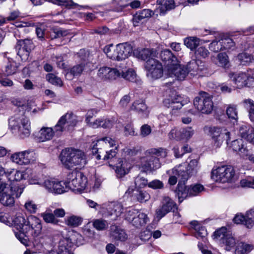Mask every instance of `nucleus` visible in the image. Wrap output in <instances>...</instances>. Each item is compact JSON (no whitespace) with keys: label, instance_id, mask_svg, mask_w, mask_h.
<instances>
[{"label":"nucleus","instance_id":"obj_1","mask_svg":"<svg viewBox=\"0 0 254 254\" xmlns=\"http://www.w3.org/2000/svg\"><path fill=\"white\" fill-rule=\"evenodd\" d=\"M59 157L63 165L67 169H71L75 166H83L86 164L85 153L72 147L62 150Z\"/></svg>","mask_w":254,"mask_h":254},{"label":"nucleus","instance_id":"obj_2","mask_svg":"<svg viewBox=\"0 0 254 254\" xmlns=\"http://www.w3.org/2000/svg\"><path fill=\"white\" fill-rule=\"evenodd\" d=\"M145 154V156L141 158L140 167L143 171L147 172L156 170L161 166L159 159L154 155L165 158L167 152L166 149L162 148H150L146 150Z\"/></svg>","mask_w":254,"mask_h":254},{"label":"nucleus","instance_id":"obj_3","mask_svg":"<svg viewBox=\"0 0 254 254\" xmlns=\"http://www.w3.org/2000/svg\"><path fill=\"white\" fill-rule=\"evenodd\" d=\"M23 191V189L17 186L0 183V203L3 206H12L15 203V197H19Z\"/></svg>","mask_w":254,"mask_h":254},{"label":"nucleus","instance_id":"obj_4","mask_svg":"<svg viewBox=\"0 0 254 254\" xmlns=\"http://www.w3.org/2000/svg\"><path fill=\"white\" fill-rule=\"evenodd\" d=\"M115 145V141L111 138L106 137L102 139H98L95 143L93 142L91 145L92 152L93 154H98L96 156L97 159H101L103 158L104 160H108L113 159L117 154L116 150L117 147L114 149L110 150V151H106L104 154L102 149V147L105 148L108 146L110 147L113 146Z\"/></svg>","mask_w":254,"mask_h":254},{"label":"nucleus","instance_id":"obj_5","mask_svg":"<svg viewBox=\"0 0 254 254\" xmlns=\"http://www.w3.org/2000/svg\"><path fill=\"white\" fill-rule=\"evenodd\" d=\"M104 52L109 59L120 61L128 58L131 52V49L127 43L119 44L116 46L110 44L104 47Z\"/></svg>","mask_w":254,"mask_h":254},{"label":"nucleus","instance_id":"obj_6","mask_svg":"<svg viewBox=\"0 0 254 254\" xmlns=\"http://www.w3.org/2000/svg\"><path fill=\"white\" fill-rule=\"evenodd\" d=\"M66 183V186L71 190L80 192L85 189L87 180L82 173L73 171L67 175Z\"/></svg>","mask_w":254,"mask_h":254},{"label":"nucleus","instance_id":"obj_7","mask_svg":"<svg viewBox=\"0 0 254 254\" xmlns=\"http://www.w3.org/2000/svg\"><path fill=\"white\" fill-rule=\"evenodd\" d=\"M235 176V171L231 166H222L213 169L211 178L215 182L222 183L232 181Z\"/></svg>","mask_w":254,"mask_h":254},{"label":"nucleus","instance_id":"obj_8","mask_svg":"<svg viewBox=\"0 0 254 254\" xmlns=\"http://www.w3.org/2000/svg\"><path fill=\"white\" fill-rule=\"evenodd\" d=\"M193 104L195 108L203 114H210L213 110L212 97L206 92H201L196 97Z\"/></svg>","mask_w":254,"mask_h":254},{"label":"nucleus","instance_id":"obj_9","mask_svg":"<svg viewBox=\"0 0 254 254\" xmlns=\"http://www.w3.org/2000/svg\"><path fill=\"white\" fill-rule=\"evenodd\" d=\"M251 69L247 72L230 73L229 77L237 87L241 88L245 86L254 87V79L252 78Z\"/></svg>","mask_w":254,"mask_h":254},{"label":"nucleus","instance_id":"obj_10","mask_svg":"<svg viewBox=\"0 0 254 254\" xmlns=\"http://www.w3.org/2000/svg\"><path fill=\"white\" fill-rule=\"evenodd\" d=\"M146 76L150 80L160 78L163 75V66L161 63L155 59H149L145 64Z\"/></svg>","mask_w":254,"mask_h":254},{"label":"nucleus","instance_id":"obj_11","mask_svg":"<svg viewBox=\"0 0 254 254\" xmlns=\"http://www.w3.org/2000/svg\"><path fill=\"white\" fill-rule=\"evenodd\" d=\"M125 219L136 228L145 225L148 221L147 214L135 209H130L127 212Z\"/></svg>","mask_w":254,"mask_h":254},{"label":"nucleus","instance_id":"obj_12","mask_svg":"<svg viewBox=\"0 0 254 254\" xmlns=\"http://www.w3.org/2000/svg\"><path fill=\"white\" fill-rule=\"evenodd\" d=\"M101 207L105 217L113 216V219L114 220L121 216L124 210L122 204L118 201L104 203Z\"/></svg>","mask_w":254,"mask_h":254},{"label":"nucleus","instance_id":"obj_13","mask_svg":"<svg viewBox=\"0 0 254 254\" xmlns=\"http://www.w3.org/2000/svg\"><path fill=\"white\" fill-rule=\"evenodd\" d=\"M209 134L213 141L214 146L219 147L224 140L230 139V131L227 128H209Z\"/></svg>","mask_w":254,"mask_h":254},{"label":"nucleus","instance_id":"obj_14","mask_svg":"<svg viewBox=\"0 0 254 254\" xmlns=\"http://www.w3.org/2000/svg\"><path fill=\"white\" fill-rule=\"evenodd\" d=\"M27 218L24 217L21 213L17 214L13 222L16 229L19 231L15 233L16 237L24 245H26L28 240V236L25 234L24 226L27 225Z\"/></svg>","mask_w":254,"mask_h":254},{"label":"nucleus","instance_id":"obj_15","mask_svg":"<svg viewBox=\"0 0 254 254\" xmlns=\"http://www.w3.org/2000/svg\"><path fill=\"white\" fill-rule=\"evenodd\" d=\"M64 128H41L33 135L39 142H44L51 139L54 135L59 136L62 135Z\"/></svg>","mask_w":254,"mask_h":254},{"label":"nucleus","instance_id":"obj_16","mask_svg":"<svg viewBox=\"0 0 254 254\" xmlns=\"http://www.w3.org/2000/svg\"><path fill=\"white\" fill-rule=\"evenodd\" d=\"M182 166L177 167V169L173 170L174 174H178L179 178L181 177V181L185 182L187 181L190 176L194 173H196L198 170V160L193 159L190 161L187 171L182 168Z\"/></svg>","mask_w":254,"mask_h":254},{"label":"nucleus","instance_id":"obj_17","mask_svg":"<svg viewBox=\"0 0 254 254\" xmlns=\"http://www.w3.org/2000/svg\"><path fill=\"white\" fill-rule=\"evenodd\" d=\"M41 220L35 216H30L27 218V225L24 226L25 234L29 239V233L34 236H37L40 234L42 230Z\"/></svg>","mask_w":254,"mask_h":254},{"label":"nucleus","instance_id":"obj_18","mask_svg":"<svg viewBox=\"0 0 254 254\" xmlns=\"http://www.w3.org/2000/svg\"><path fill=\"white\" fill-rule=\"evenodd\" d=\"M96 113L97 112L93 109L88 111L86 114V121L89 126H93L96 127H109L115 126V122H116L117 121L113 118L109 119L101 118L97 119L93 123L89 124L90 119L95 116Z\"/></svg>","mask_w":254,"mask_h":254},{"label":"nucleus","instance_id":"obj_19","mask_svg":"<svg viewBox=\"0 0 254 254\" xmlns=\"http://www.w3.org/2000/svg\"><path fill=\"white\" fill-rule=\"evenodd\" d=\"M194 134L191 128H174L169 133L170 139H175L177 140L187 141Z\"/></svg>","mask_w":254,"mask_h":254},{"label":"nucleus","instance_id":"obj_20","mask_svg":"<svg viewBox=\"0 0 254 254\" xmlns=\"http://www.w3.org/2000/svg\"><path fill=\"white\" fill-rule=\"evenodd\" d=\"M66 185V183L47 178L44 181V187L50 192L61 194L65 191L64 186Z\"/></svg>","mask_w":254,"mask_h":254},{"label":"nucleus","instance_id":"obj_21","mask_svg":"<svg viewBox=\"0 0 254 254\" xmlns=\"http://www.w3.org/2000/svg\"><path fill=\"white\" fill-rule=\"evenodd\" d=\"M182 98L175 91H172L163 101L166 107L172 108V110L180 109L183 106L182 103Z\"/></svg>","mask_w":254,"mask_h":254},{"label":"nucleus","instance_id":"obj_22","mask_svg":"<svg viewBox=\"0 0 254 254\" xmlns=\"http://www.w3.org/2000/svg\"><path fill=\"white\" fill-rule=\"evenodd\" d=\"M33 152L32 149L15 152L11 155V160L19 165H27L31 162V154Z\"/></svg>","mask_w":254,"mask_h":254},{"label":"nucleus","instance_id":"obj_23","mask_svg":"<svg viewBox=\"0 0 254 254\" xmlns=\"http://www.w3.org/2000/svg\"><path fill=\"white\" fill-rule=\"evenodd\" d=\"M121 75V71L117 68L107 66L101 67L98 72L99 77L105 80H115L119 77Z\"/></svg>","mask_w":254,"mask_h":254},{"label":"nucleus","instance_id":"obj_24","mask_svg":"<svg viewBox=\"0 0 254 254\" xmlns=\"http://www.w3.org/2000/svg\"><path fill=\"white\" fill-rule=\"evenodd\" d=\"M175 206L176 204L173 200L168 196H164L162 201V206L156 210L157 218L159 219H161Z\"/></svg>","mask_w":254,"mask_h":254},{"label":"nucleus","instance_id":"obj_25","mask_svg":"<svg viewBox=\"0 0 254 254\" xmlns=\"http://www.w3.org/2000/svg\"><path fill=\"white\" fill-rule=\"evenodd\" d=\"M92 64L84 62L80 64H76L70 69L66 74L65 77L68 79H71L74 76H78L83 72H88L91 69Z\"/></svg>","mask_w":254,"mask_h":254},{"label":"nucleus","instance_id":"obj_26","mask_svg":"<svg viewBox=\"0 0 254 254\" xmlns=\"http://www.w3.org/2000/svg\"><path fill=\"white\" fill-rule=\"evenodd\" d=\"M168 71L171 76H174L179 80H183L189 73L186 67L176 63L168 68Z\"/></svg>","mask_w":254,"mask_h":254},{"label":"nucleus","instance_id":"obj_27","mask_svg":"<svg viewBox=\"0 0 254 254\" xmlns=\"http://www.w3.org/2000/svg\"><path fill=\"white\" fill-rule=\"evenodd\" d=\"M78 122L77 117L72 112H67L62 116L55 127H63L64 126L74 127Z\"/></svg>","mask_w":254,"mask_h":254},{"label":"nucleus","instance_id":"obj_28","mask_svg":"<svg viewBox=\"0 0 254 254\" xmlns=\"http://www.w3.org/2000/svg\"><path fill=\"white\" fill-rule=\"evenodd\" d=\"M135 56L146 62L149 59H154L157 54L155 50L149 48L138 49L134 50L133 52Z\"/></svg>","mask_w":254,"mask_h":254},{"label":"nucleus","instance_id":"obj_29","mask_svg":"<svg viewBox=\"0 0 254 254\" xmlns=\"http://www.w3.org/2000/svg\"><path fill=\"white\" fill-rule=\"evenodd\" d=\"M9 127H28L30 126L29 119L24 115H15L8 121Z\"/></svg>","mask_w":254,"mask_h":254},{"label":"nucleus","instance_id":"obj_30","mask_svg":"<svg viewBox=\"0 0 254 254\" xmlns=\"http://www.w3.org/2000/svg\"><path fill=\"white\" fill-rule=\"evenodd\" d=\"M110 237L115 240L121 241H124L127 238L125 231L116 225H112L110 227Z\"/></svg>","mask_w":254,"mask_h":254},{"label":"nucleus","instance_id":"obj_31","mask_svg":"<svg viewBox=\"0 0 254 254\" xmlns=\"http://www.w3.org/2000/svg\"><path fill=\"white\" fill-rule=\"evenodd\" d=\"M160 57L163 61L166 63L168 68L173 64H174L176 63H178L176 57H175L171 51L168 49H165L161 51Z\"/></svg>","mask_w":254,"mask_h":254},{"label":"nucleus","instance_id":"obj_32","mask_svg":"<svg viewBox=\"0 0 254 254\" xmlns=\"http://www.w3.org/2000/svg\"><path fill=\"white\" fill-rule=\"evenodd\" d=\"M176 193L180 203L184 199L190 197L189 186H186L184 185V183L181 184L180 182L178 185Z\"/></svg>","mask_w":254,"mask_h":254},{"label":"nucleus","instance_id":"obj_33","mask_svg":"<svg viewBox=\"0 0 254 254\" xmlns=\"http://www.w3.org/2000/svg\"><path fill=\"white\" fill-rule=\"evenodd\" d=\"M30 1L34 5H41L45 1H48L56 4L64 5L69 7L76 5L71 0H30Z\"/></svg>","mask_w":254,"mask_h":254},{"label":"nucleus","instance_id":"obj_34","mask_svg":"<svg viewBox=\"0 0 254 254\" xmlns=\"http://www.w3.org/2000/svg\"><path fill=\"white\" fill-rule=\"evenodd\" d=\"M130 163L125 161L123 160H120L117 164L115 170L117 176L118 178H122L125 176L128 171V169L130 168Z\"/></svg>","mask_w":254,"mask_h":254},{"label":"nucleus","instance_id":"obj_35","mask_svg":"<svg viewBox=\"0 0 254 254\" xmlns=\"http://www.w3.org/2000/svg\"><path fill=\"white\" fill-rule=\"evenodd\" d=\"M137 152L138 150L134 147L130 148L125 147L122 150L121 156L123 158L121 160L130 163V162L132 161L131 158L137 155Z\"/></svg>","mask_w":254,"mask_h":254},{"label":"nucleus","instance_id":"obj_36","mask_svg":"<svg viewBox=\"0 0 254 254\" xmlns=\"http://www.w3.org/2000/svg\"><path fill=\"white\" fill-rule=\"evenodd\" d=\"M222 243L225 247V249L229 251L235 247L237 240L231 234H227L223 238Z\"/></svg>","mask_w":254,"mask_h":254},{"label":"nucleus","instance_id":"obj_37","mask_svg":"<svg viewBox=\"0 0 254 254\" xmlns=\"http://www.w3.org/2000/svg\"><path fill=\"white\" fill-rule=\"evenodd\" d=\"M153 14V11L149 9H144L138 11L133 16V22L134 25L135 26H137L136 23H138L140 20L144 18L150 17Z\"/></svg>","mask_w":254,"mask_h":254},{"label":"nucleus","instance_id":"obj_38","mask_svg":"<svg viewBox=\"0 0 254 254\" xmlns=\"http://www.w3.org/2000/svg\"><path fill=\"white\" fill-rule=\"evenodd\" d=\"M211 60L213 63L219 66L224 67H227L229 66V61L228 56L225 53H221L218 54L217 60L218 63L216 62V58L214 56L211 57Z\"/></svg>","mask_w":254,"mask_h":254},{"label":"nucleus","instance_id":"obj_39","mask_svg":"<svg viewBox=\"0 0 254 254\" xmlns=\"http://www.w3.org/2000/svg\"><path fill=\"white\" fill-rule=\"evenodd\" d=\"M10 132L19 138L28 137L31 133L29 128H9Z\"/></svg>","mask_w":254,"mask_h":254},{"label":"nucleus","instance_id":"obj_40","mask_svg":"<svg viewBox=\"0 0 254 254\" xmlns=\"http://www.w3.org/2000/svg\"><path fill=\"white\" fill-rule=\"evenodd\" d=\"M157 3L159 5L158 8L160 10V12L162 13L175 7L174 0H157Z\"/></svg>","mask_w":254,"mask_h":254},{"label":"nucleus","instance_id":"obj_41","mask_svg":"<svg viewBox=\"0 0 254 254\" xmlns=\"http://www.w3.org/2000/svg\"><path fill=\"white\" fill-rule=\"evenodd\" d=\"M190 224L193 226L196 231L195 234V237L198 239L201 238L205 240L206 239L205 237L207 235V231L205 227L199 225L196 221H191Z\"/></svg>","mask_w":254,"mask_h":254},{"label":"nucleus","instance_id":"obj_42","mask_svg":"<svg viewBox=\"0 0 254 254\" xmlns=\"http://www.w3.org/2000/svg\"><path fill=\"white\" fill-rule=\"evenodd\" d=\"M254 245L244 242L238 243L235 250V254H248L254 249Z\"/></svg>","mask_w":254,"mask_h":254},{"label":"nucleus","instance_id":"obj_43","mask_svg":"<svg viewBox=\"0 0 254 254\" xmlns=\"http://www.w3.org/2000/svg\"><path fill=\"white\" fill-rule=\"evenodd\" d=\"M240 128L239 132L242 137L254 144V128Z\"/></svg>","mask_w":254,"mask_h":254},{"label":"nucleus","instance_id":"obj_44","mask_svg":"<svg viewBox=\"0 0 254 254\" xmlns=\"http://www.w3.org/2000/svg\"><path fill=\"white\" fill-rule=\"evenodd\" d=\"M17 68L16 63L12 60H8L2 71L6 75L8 76L15 73L17 71Z\"/></svg>","mask_w":254,"mask_h":254},{"label":"nucleus","instance_id":"obj_45","mask_svg":"<svg viewBox=\"0 0 254 254\" xmlns=\"http://www.w3.org/2000/svg\"><path fill=\"white\" fill-rule=\"evenodd\" d=\"M133 196L140 202H145L150 198V195L148 192L140 190H134Z\"/></svg>","mask_w":254,"mask_h":254},{"label":"nucleus","instance_id":"obj_46","mask_svg":"<svg viewBox=\"0 0 254 254\" xmlns=\"http://www.w3.org/2000/svg\"><path fill=\"white\" fill-rule=\"evenodd\" d=\"M82 222V218L78 216L71 215L65 220V224L70 227H76L80 225Z\"/></svg>","mask_w":254,"mask_h":254},{"label":"nucleus","instance_id":"obj_47","mask_svg":"<svg viewBox=\"0 0 254 254\" xmlns=\"http://www.w3.org/2000/svg\"><path fill=\"white\" fill-rule=\"evenodd\" d=\"M231 147L234 151L241 153L244 154L246 151L242 139H238L233 141L231 143Z\"/></svg>","mask_w":254,"mask_h":254},{"label":"nucleus","instance_id":"obj_48","mask_svg":"<svg viewBox=\"0 0 254 254\" xmlns=\"http://www.w3.org/2000/svg\"><path fill=\"white\" fill-rule=\"evenodd\" d=\"M238 59L240 64L242 65H248L254 61L253 56L247 53L239 54L238 56Z\"/></svg>","mask_w":254,"mask_h":254},{"label":"nucleus","instance_id":"obj_49","mask_svg":"<svg viewBox=\"0 0 254 254\" xmlns=\"http://www.w3.org/2000/svg\"><path fill=\"white\" fill-rule=\"evenodd\" d=\"M69 34V32L68 30H64L61 28H55L51 30L50 37L51 39H54L65 37Z\"/></svg>","mask_w":254,"mask_h":254},{"label":"nucleus","instance_id":"obj_50","mask_svg":"<svg viewBox=\"0 0 254 254\" xmlns=\"http://www.w3.org/2000/svg\"><path fill=\"white\" fill-rule=\"evenodd\" d=\"M226 114L229 119L233 120V125L238 126V114L236 107L234 105H230L227 110Z\"/></svg>","mask_w":254,"mask_h":254},{"label":"nucleus","instance_id":"obj_51","mask_svg":"<svg viewBox=\"0 0 254 254\" xmlns=\"http://www.w3.org/2000/svg\"><path fill=\"white\" fill-rule=\"evenodd\" d=\"M21 47L30 52L34 48L32 41L31 40L25 39L23 40H19L16 44V47Z\"/></svg>","mask_w":254,"mask_h":254},{"label":"nucleus","instance_id":"obj_52","mask_svg":"<svg viewBox=\"0 0 254 254\" xmlns=\"http://www.w3.org/2000/svg\"><path fill=\"white\" fill-rule=\"evenodd\" d=\"M43 220L45 222L48 223H51L54 225H57L59 223V220L57 219L52 213H43L41 214Z\"/></svg>","mask_w":254,"mask_h":254},{"label":"nucleus","instance_id":"obj_53","mask_svg":"<svg viewBox=\"0 0 254 254\" xmlns=\"http://www.w3.org/2000/svg\"><path fill=\"white\" fill-rule=\"evenodd\" d=\"M246 107L249 108V118L254 123V101L251 99H245L243 101Z\"/></svg>","mask_w":254,"mask_h":254},{"label":"nucleus","instance_id":"obj_54","mask_svg":"<svg viewBox=\"0 0 254 254\" xmlns=\"http://www.w3.org/2000/svg\"><path fill=\"white\" fill-rule=\"evenodd\" d=\"M11 172L9 174V179L12 181H20L22 180H25L27 177V174L24 171H16L14 174Z\"/></svg>","mask_w":254,"mask_h":254},{"label":"nucleus","instance_id":"obj_55","mask_svg":"<svg viewBox=\"0 0 254 254\" xmlns=\"http://www.w3.org/2000/svg\"><path fill=\"white\" fill-rule=\"evenodd\" d=\"M93 225L97 230L102 231L108 228V224L105 220L97 219L93 221Z\"/></svg>","mask_w":254,"mask_h":254},{"label":"nucleus","instance_id":"obj_56","mask_svg":"<svg viewBox=\"0 0 254 254\" xmlns=\"http://www.w3.org/2000/svg\"><path fill=\"white\" fill-rule=\"evenodd\" d=\"M210 50L214 52H218L223 50L222 39L213 40L209 46Z\"/></svg>","mask_w":254,"mask_h":254},{"label":"nucleus","instance_id":"obj_57","mask_svg":"<svg viewBox=\"0 0 254 254\" xmlns=\"http://www.w3.org/2000/svg\"><path fill=\"white\" fill-rule=\"evenodd\" d=\"M122 76L131 82H134L136 80V74L134 70L132 69H128L126 72H124L123 71H121Z\"/></svg>","mask_w":254,"mask_h":254},{"label":"nucleus","instance_id":"obj_58","mask_svg":"<svg viewBox=\"0 0 254 254\" xmlns=\"http://www.w3.org/2000/svg\"><path fill=\"white\" fill-rule=\"evenodd\" d=\"M159 120L160 122V126H171V123L174 120V117L172 115H160L159 116Z\"/></svg>","mask_w":254,"mask_h":254},{"label":"nucleus","instance_id":"obj_59","mask_svg":"<svg viewBox=\"0 0 254 254\" xmlns=\"http://www.w3.org/2000/svg\"><path fill=\"white\" fill-rule=\"evenodd\" d=\"M186 67L188 69L189 73L192 75L197 74L199 70L198 64L196 61L194 60L190 62Z\"/></svg>","mask_w":254,"mask_h":254},{"label":"nucleus","instance_id":"obj_60","mask_svg":"<svg viewBox=\"0 0 254 254\" xmlns=\"http://www.w3.org/2000/svg\"><path fill=\"white\" fill-rule=\"evenodd\" d=\"M46 79L51 84L61 87L63 86V83L61 79L55 74L52 73L48 74L46 76Z\"/></svg>","mask_w":254,"mask_h":254},{"label":"nucleus","instance_id":"obj_61","mask_svg":"<svg viewBox=\"0 0 254 254\" xmlns=\"http://www.w3.org/2000/svg\"><path fill=\"white\" fill-rule=\"evenodd\" d=\"M46 179L43 175H34L30 179L29 182L31 184L39 185L44 187V181Z\"/></svg>","mask_w":254,"mask_h":254},{"label":"nucleus","instance_id":"obj_62","mask_svg":"<svg viewBox=\"0 0 254 254\" xmlns=\"http://www.w3.org/2000/svg\"><path fill=\"white\" fill-rule=\"evenodd\" d=\"M190 196L197 195L204 190V187L200 184H195L189 186Z\"/></svg>","mask_w":254,"mask_h":254},{"label":"nucleus","instance_id":"obj_63","mask_svg":"<svg viewBox=\"0 0 254 254\" xmlns=\"http://www.w3.org/2000/svg\"><path fill=\"white\" fill-rule=\"evenodd\" d=\"M24 208L30 213H35L37 210V205L31 200H28L26 201Z\"/></svg>","mask_w":254,"mask_h":254},{"label":"nucleus","instance_id":"obj_64","mask_svg":"<svg viewBox=\"0 0 254 254\" xmlns=\"http://www.w3.org/2000/svg\"><path fill=\"white\" fill-rule=\"evenodd\" d=\"M195 54L198 59H205L208 56L209 52L204 47H199L195 51Z\"/></svg>","mask_w":254,"mask_h":254}]
</instances>
